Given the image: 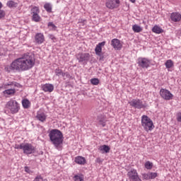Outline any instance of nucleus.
Masks as SVG:
<instances>
[{
	"instance_id": "1a4fd4ad",
	"label": "nucleus",
	"mask_w": 181,
	"mask_h": 181,
	"mask_svg": "<svg viewBox=\"0 0 181 181\" xmlns=\"http://www.w3.org/2000/svg\"><path fill=\"white\" fill-rule=\"evenodd\" d=\"M138 64L142 69H148L151 64V61L146 58H139Z\"/></svg>"
},
{
	"instance_id": "412c9836",
	"label": "nucleus",
	"mask_w": 181,
	"mask_h": 181,
	"mask_svg": "<svg viewBox=\"0 0 181 181\" xmlns=\"http://www.w3.org/2000/svg\"><path fill=\"white\" fill-rule=\"evenodd\" d=\"M152 32H153V33H163V30L162 28H160V27L158 26V25H155L153 28H152Z\"/></svg>"
},
{
	"instance_id": "4c0bfd02",
	"label": "nucleus",
	"mask_w": 181,
	"mask_h": 181,
	"mask_svg": "<svg viewBox=\"0 0 181 181\" xmlns=\"http://www.w3.org/2000/svg\"><path fill=\"white\" fill-rule=\"evenodd\" d=\"M24 144H21L20 145L16 144L15 146V149H23V150Z\"/></svg>"
},
{
	"instance_id": "de8ad7c7",
	"label": "nucleus",
	"mask_w": 181,
	"mask_h": 181,
	"mask_svg": "<svg viewBox=\"0 0 181 181\" xmlns=\"http://www.w3.org/2000/svg\"><path fill=\"white\" fill-rule=\"evenodd\" d=\"M129 1H130V2H132V4H135L136 0H129Z\"/></svg>"
},
{
	"instance_id": "f03ea898",
	"label": "nucleus",
	"mask_w": 181,
	"mask_h": 181,
	"mask_svg": "<svg viewBox=\"0 0 181 181\" xmlns=\"http://www.w3.org/2000/svg\"><path fill=\"white\" fill-rule=\"evenodd\" d=\"M49 136L57 149H60V145L63 144V133L59 129H52L50 131Z\"/></svg>"
},
{
	"instance_id": "c03bdc74",
	"label": "nucleus",
	"mask_w": 181,
	"mask_h": 181,
	"mask_svg": "<svg viewBox=\"0 0 181 181\" xmlns=\"http://www.w3.org/2000/svg\"><path fill=\"white\" fill-rule=\"evenodd\" d=\"M49 38H50L52 40H56V37H55L54 35H50V36H49Z\"/></svg>"
},
{
	"instance_id": "9d476101",
	"label": "nucleus",
	"mask_w": 181,
	"mask_h": 181,
	"mask_svg": "<svg viewBox=\"0 0 181 181\" xmlns=\"http://www.w3.org/2000/svg\"><path fill=\"white\" fill-rule=\"evenodd\" d=\"M23 151L26 155L35 153V146H33L31 144H24Z\"/></svg>"
},
{
	"instance_id": "dca6fc26",
	"label": "nucleus",
	"mask_w": 181,
	"mask_h": 181,
	"mask_svg": "<svg viewBox=\"0 0 181 181\" xmlns=\"http://www.w3.org/2000/svg\"><path fill=\"white\" fill-rule=\"evenodd\" d=\"M97 120L98 121L100 125H102V127H105L107 122V117L104 115H99L98 116Z\"/></svg>"
},
{
	"instance_id": "a18cd8bd",
	"label": "nucleus",
	"mask_w": 181,
	"mask_h": 181,
	"mask_svg": "<svg viewBox=\"0 0 181 181\" xmlns=\"http://www.w3.org/2000/svg\"><path fill=\"white\" fill-rule=\"evenodd\" d=\"M96 162H97V163H101V162H102L101 158H97Z\"/></svg>"
},
{
	"instance_id": "423d86ee",
	"label": "nucleus",
	"mask_w": 181,
	"mask_h": 181,
	"mask_svg": "<svg viewBox=\"0 0 181 181\" xmlns=\"http://www.w3.org/2000/svg\"><path fill=\"white\" fill-rule=\"evenodd\" d=\"M160 95L161 98L166 100H172V98H173V95L170 93V91L163 88L160 89Z\"/></svg>"
},
{
	"instance_id": "37998d69",
	"label": "nucleus",
	"mask_w": 181,
	"mask_h": 181,
	"mask_svg": "<svg viewBox=\"0 0 181 181\" xmlns=\"http://www.w3.org/2000/svg\"><path fill=\"white\" fill-rule=\"evenodd\" d=\"M5 17V11L4 10H0V19Z\"/></svg>"
},
{
	"instance_id": "b1692460",
	"label": "nucleus",
	"mask_w": 181,
	"mask_h": 181,
	"mask_svg": "<svg viewBox=\"0 0 181 181\" xmlns=\"http://www.w3.org/2000/svg\"><path fill=\"white\" fill-rule=\"evenodd\" d=\"M165 66L166 67V69H172V67H173L174 64H173V61H172L171 59H168L165 62Z\"/></svg>"
},
{
	"instance_id": "2f4dec72",
	"label": "nucleus",
	"mask_w": 181,
	"mask_h": 181,
	"mask_svg": "<svg viewBox=\"0 0 181 181\" xmlns=\"http://www.w3.org/2000/svg\"><path fill=\"white\" fill-rule=\"evenodd\" d=\"M55 74L58 77H60V76H62V74H63V71L62 69H60L59 68H57L55 69Z\"/></svg>"
},
{
	"instance_id": "9b49d317",
	"label": "nucleus",
	"mask_w": 181,
	"mask_h": 181,
	"mask_svg": "<svg viewBox=\"0 0 181 181\" xmlns=\"http://www.w3.org/2000/svg\"><path fill=\"white\" fill-rule=\"evenodd\" d=\"M111 46H112L115 50H121V49H122V44L121 43V41L117 38L111 40Z\"/></svg>"
},
{
	"instance_id": "7c9ffc66",
	"label": "nucleus",
	"mask_w": 181,
	"mask_h": 181,
	"mask_svg": "<svg viewBox=\"0 0 181 181\" xmlns=\"http://www.w3.org/2000/svg\"><path fill=\"white\" fill-rule=\"evenodd\" d=\"M153 167V163H151L150 161H147L145 163L146 169H151Z\"/></svg>"
},
{
	"instance_id": "aec40b11",
	"label": "nucleus",
	"mask_w": 181,
	"mask_h": 181,
	"mask_svg": "<svg viewBox=\"0 0 181 181\" xmlns=\"http://www.w3.org/2000/svg\"><path fill=\"white\" fill-rule=\"evenodd\" d=\"M36 118L39 121H41V122H45L46 121V115L45 113H37Z\"/></svg>"
},
{
	"instance_id": "ddd939ff",
	"label": "nucleus",
	"mask_w": 181,
	"mask_h": 181,
	"mask_svg": "<svg viewBox=\"0 0 181 181\" xmlns=\"http://www.w3.org/2000/svg\"><path fill=\"white\" fill-rule=\"evenodd\" d=\"M35 43L37 45H42L45 42V35L41 33H37L35 37Z\"/></svg>"
},
{
	"instance_id": "a211bd4d",
	"label": "nucleus",
	"mask_w": 181,
	"mask_h": 181,
	"mask_svg": "<svg viewBox=\"0 0 181 181\" xmlns=\"http://www.w3.org/2000/svg\"><path fill=\"white\" fill-rule=\"evenodd\" d=\"M98 149L100 151V152L102 153H104V152L105 153H108L110 152V150L111 149L110 148V146H107V145H103V146H100Z\"/></svg>"
},
{
	"instance_id": "a878e982",
	"label": "nucleus",
	"mask_w": 181,
	"mask_h": 181,
	"mask_svg": "<svg viewBox=\"0 0 181 181\" xmlns=\"http://www.w3.org/2000/svg\"><path fill=\"white\" fill-rule=\"evenodd\" d=\"M132 29L135 33H139V32H142V28L141 26L135 24L132 26Z\"/></svg>"
},
{
	"instance_id": "4468645a",
	"label": "nucleus",
	"mask_w": 181,
	"mask_h": 181,
	"mask_svg": "<svg viewBox=\"0 0 181 181\" xmlns=\"http://www.w3.org/2000/svg\"><path fill=\"white\" fill-rule=\"evenodd\" d=\"M127 176L130 179V180H134V179H136L139 177L138 173L136 172V170H135V169H131L128 172Z\"/></svg>"
},
{
	"instance_id": "2eb2a0df",
	"label": "nucleus",
	"mask_w": 181,
	"mask_h": 181,
	"mask_svg": "<svg viewBox=\"0 0 181 181\" xmlns=\"http://www.w3.org/2000/svg\"><path fill=\"white\" fill-rule=\"evenodd\" d=\"M42 88L45 93H52L54 90V86L50 83H45Z\"/></svg>"
},
{
	"instance_id": "f704fd0d",
	"label": "nucleus",
	"mask_w": 181,
	"mask_h": 181,
	"mask_svg": "<svg viewBox=\"0 0 181 181\" xmlns=\"http://www.w3.org/2000/svg\"><path fill=\"white\" fill-rule=\"evenodd\" d=\"M16 84H18V83H13V82H8V83H7L4 85V87H5V88H8V86H16Z\"/></svg>"
},
{
	"instance_id": "0eeeda50",
	"label": "nucleus",
	"mask_w": 181,
	"mask_h": 181,
	"mask_svg": "<svg viewBox=\"0 0 181 181\" xmlns=\"http://www.w3.org/2000/svg\"><path fill=\"white\" fill-rule=\"evenodd\" d=\"M76 57L79 63H83V62H88V60H90V54L81 52L77 54Z\"/></svg>"
},
{
	"instance_id": "5701e85b",
	"label": "nucleus",
	"mask_w": 181,
	"mask_h": 181,
	"mask_svg": "<svg viewBox=\"0 0 181 181\" xmlns=\"http://www.w3.org/2000/svg\"><path fill=\"white\" fill-rule=\"evenodd\" d=\"M7 6H8V8H17L18 7V3L10 0L7 2Z\"/></svg>"
},
{
	"instance_id": "79ce46f5",
	"label": "nucleus",
	"mask_w": 181,
	"mask_h": 181,
	"mask_svg": "<svg viewBox=\"0 0 181 181\" xmlns=\"http://www.w3.org/2000/svg\"><path fill=\"white\" fill-rule=\"evenodd\" d=\"M48 26H49L50 28H52V29H54V30H55V29L57 28L54 25V24L53 23L49 22L48 23Z\"/></svg>"
},
{
	"instance_id": "a19ab883",
	"label": "nucleus",
	"mask_w": 181,
	"mask_h": 181,
	"mask_svg": "<svg viewBox=\"0 0 181 181\" xmlns=\"http://www.w3.org/2000/svg\"><path fill=\"white\" fill-rule=\"evenodd\" d=\"M177 121L181 122V112L177 114Z\"/></svg>"
},
{
	"instance_id": "20e7f679",
	"label": "nucleus",
	"mask_w": 181,
	"mask_h": 181,
	"mask_svg": "<svg viewBox=\"0 0 181 181\" xmlns=\"http://www.w3.org/2000/svg\"><path fill=\"white\" fill-rule=\"evenodd\" d=\"M141 126L143 127L144 129L148 132V131H152L155 126L153 125V122L152 119L149 118L147 115H143L141 117Z\"/></svg>"
},
{
	"instance_id": "f8f14e48",
	"label": "nucleus",
	"mask_w": 181,
	"mask_h": 181,
	"mask_svg": "<svg viewBox=\"0 0 181 181\" xmlns=\"http://www.w3.org/2000/svg\"><path fill=\"white\" fill-rule=\"evenodd\" d=\"M103 46H105V41H103L102 42H99L98 45H97L95 48V54L97 56H99L100 57H101V56H103V54H101V53H103Z\"/></svg>"
},
{
	"instance_id": "c85d7f7f",
	"label": "nucleus",
	"mask_w": 181,
	"mask_h": 181,
	"mask_svg": "<svg viewBox=\"0 0 181 181\" xmlns=\"http://www.w3.org/2000/svg\"><path fill=\"white\" fill-rule=\"evenodd\" d=\"M33 21H34V22H40V16L39 14H33Z\"/></svg>"
},
{
	"instance_id": "39448f33",
	"label": "nucleus",
	"mask_w": 181,
	"mask_h": 181,
	"mask_svg": "<svg viewBox=\"0 0 181 181\" xmlns=\"http://www.w3.org/2000/svg\"><path fill=\"white\" fill-rule=\"evenodd\" d=\"M129 104L133 108H136L137 110H141V108H146L148 105L146 103H144L141 99H133L132 101L129 102Z\"/></svg>"
},
{
	"instance_id": "6ab92c4d",
	"label": "nucleus",
	"mask_w": 181,
	"mask_h": 181,
	"mask_svg": "<svg viewBox=\"0 0 181 181\" xmlns=\"http://www.w3.org/2000/svg\"><path fill=\"white\" fill-rule=\"evenodd\" d=\"M75 162L78 163V165H84V163H86V158L82 156H78L75 158Z\"/></svg>"
},
{
	"instance_id": "ea45409f",
	"label": "nucleus",
	"mask_w": 181,
	"mask_h": 181,
	"mask_svg": "<svg viewBox=\"0 0 181 181\" xmlns=\"http://www.w3.org/2000/svg\"><path fill=\"white\" fill-rule=\"evenodd\" d=\"M61 76H62V77H66V78H69V77H70V74H69V72H62Z\"/></svg>"
},
{
	"instance_id": "4be33fe9",
	"label": "nucleus",
	"mask_w": 181,
	"mask_h": 181,
	"mask_svg": "<svg viewBox=\"0 0 181 181\" xmlns=\"http://www.w3.org/2000/svg\"><path fill=\"white\" fill-rule=\"evenodd\" d=\"M16 93V90L15 89L11 88V89H7L4 91V94L7 95H13Z\"/></svg>"
},
{
	"instance_id": "393cba45",
	"label": "nucleus",
	"mask_w": 181,
	"mask_h": 181,
	"mask_svg": "<svg viewBox=\"0 0 181 181\" xmlns=\"http://www.w3.org/2000/svg\"><path fill=\"white\" fill-rule=\"evenodd\" d=\"M22 104H23V108H29L30 107V102L28 99L23 100Z\"/></svg>"
},
{
	"instance_id": "f3484780",
	"label": "nucleus",
	"mask_w": 181,
	"mask_h": 181,
	"mask_svg": "<svg viewBox=\"0 0 181 181\" xmlns=\"http://www.w3.org/2000/svg\"><path fill=\"white\" fill-rule=\"evenodd\" d=\"M170 19L173 22H180L181 14L179 13H172L170 16Z\"/></svg>"
},
{
	"instance_id": "473e14b6",
	"label": "nucleus",
	"mask_w": 181,
	"mask_h": 181,
	"mask_svg": "<svg viewBox=\"0 0 181 181\" xmlns=\"http://www.w3.org/2000/svg\"><path fill=\"white\" fill-rule=\"evenodd\" d=\"M150 175V179H155L156 177H158V173H149Z\"/></svg>"
},
{
	"instance_id": "c9c22d12",
	"label": "nucleus",
	"mask_w": 181,
	"mask_h": 181,
	"mask_svg": "<svg viewBox=\"0 0 181 181\" xmlns=\"http://www.w3.org/2000/svg\"><path fill=\"white\" fill-rule=\"evenodd\" d=\"M24 169H25V172H26L27 173H29V175H32V173H33V172L30 170V168L28 166H25Z\"/></svg>"
},
{
	"instance_id": "6e6552de",
	"label": "nucleus",
	"mask_w": 181,
	"mask_h": 181,
	"mask_svg": "<svg viewBox=\"0 0 181 181\" xmlns=\"http://www.w3.org/2000/svg\"><path fill=\"white\" fill-rule=\"evenodd\" d=\"M105 5L108 9H115L119 6V0H107Z\"/></svg>"
},
{
	"instance_id": "bb28decb",
	"label": "nucleus",
	"mask_w": 181,
	"mask_h": 181,
	"mask_svg": "<svg viewBox=\"0 0 181 181\" xmlns=\"http://www.w3.org/2000/svg\"><path fill=\"white\" fill-rule=\"evenodd\" d=\"M44 8L45 11H47V12H48L49 13H52V4H50L49 3H46L44 5Z\"/></svg>"
},
{
	"instance_id": "49530a36",
	"label": "nucleus",
	"mask_w": 181,
	"mask_h": 181,
	"mask_svg": "<svg viewBox=\"0 0 181 181\" xmlns=\"http://www.w3.org/2000/svg\"><path fill=\"white\" fill-rule=\"evenodd\" d=\"M81 23H84L85 22H87V21H86V20H81Z\"/></svg>"
},
{
	"instance_id": "72a5a7b5",
	"label": "nucleus",
	"mask_w": 181,
	"mask_h": 181,
	"mask_svg": "<svg viewBox=\"0 0 181 181\" xmlns=\"http://www.w3.org/2000/svg\"><path fill=\"white\" fill-rule=\"evenodd\" d=\"M143 177H144V179H145L146 180H151V176H150V174H149V173H144V174H143Z\"/></svg>"
},
{
	"instance_id": "09e8293b",
	"label": "nucleus",
	"mask_w": 181,
	"mask_h": 181,
	"mask_svg": "<svg viewBox=\"0 0 181 181\" xmlns=\"http://www.w3.org/2000/svg\"><path fill=\"white\" fill-rule=\"evenodd\" d=\"M2 8V3L0 2V9Z\"/></svg>"
},
{
	"instance_id": "f257e3e1",
	"label": "nucleus",
	"mask_w": 181,
	"mask_h": 181,
	"mask_svg": "<svg viewBox=\"0 0 181 181\" xmlns=\"http://www.w3.org/2000/svg\"><path fill=\"white\" fill-rule=\"evenodd\" d=\"M35 55L32 54H25L23 57L18 58L14 60L11 65H7L4 70L7 73H16V71H27V70H30L33 66H35Z\"/></svg>"
},
{
	"instance_id": "cd10ccee",
	"label": "nucleus",
	"mask_w": 181,
	"mask_h": 181,
	"mask_svg": "<svg viewBox=\"0 0 181 181\" xmlns=\"http://www.w3.org/2000/svg\"><path fill=\"white\" fill-rule=\"evenodd\" d=\"M40 12V11L39 10V7L35 6L31 9V13L33 15L39 14Z\"/></svg>"
},
{
	"instance_id": "7ed1b4c3",
	"label": "nucleus",
	"mask_w": 181,
	"mask_h": 181,
	"mask_svg": "<svg viewBox=\"0 0 181 181\" xmlns=\"http://www.w3.org/2000/svg\"><path fill=\"white\" fill-rule=\"evenodd\" d=\"M21 110L19 103L13 99L10 100L5 106L6 114H18Z\"/></svg>"
},
{
	"instance_id": "58836bf2",
	"label": "nucleus",
	"mask_w": 181,
	"mask_h": 181,
	"mask_svg": "<svg viewBox=\"0 0 181 181\" xmlns=\"http://www.w3.org/2000/svg\"><path fill=\"white\" fill-rule=\"evenodd\" d=\"M33 181H43V177L41 175H37L35 177Z\"/></svg>"
},
{
	"instance_id": "c756f323",
	"label": "nucleus",
	"mask_w": 181,
	"mask_h": 181,
	"mask_svg": "<svg viewBox=\"0 0 181 181\" xmlns=\"http://www.w3.org/2000/svg\"><path fill=\"white\" fill-rule=\"evenodd\" d=\"M90 83L93 86H98V84H100V80H98V78H92Z\"/></svg>"
},
{
	"instance_id": "e433bc0d",
	"label": "nucleus",
	"mask_w": 181,
	"mask_h": 181,
	"mask_svg": "<svg viewBox=\"0 0 181 181\" xmlns=\"http://www.w3.org/2000/svg\"><path fill=\"white\" fill-rule=\"evenodd\" d=\"M74 177V181H84L83 177H81L78 175H75Z\"/></svg>"
}]
</instances>
